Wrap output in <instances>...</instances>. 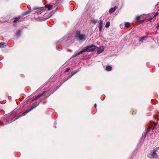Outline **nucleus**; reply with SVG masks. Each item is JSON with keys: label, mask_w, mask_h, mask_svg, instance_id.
Wrapping results in <instances>:
<instances>
[{"label": "nucleus", "mask_w": 159, "mask_h": 159, "mask_svg": "<svg viewBox=\"0 0 159 159\" xmlns=\"http://www.w3.org/2000/svg\"><path fill=\"white\" fill-rule=\"evenodd\" d=\"M97 47L94 45H92L86 47L85 49L79 52L78 53V55H80L82 54V53L84 52H91L94 51L96 49Z\"/></svg>", "instance_id": "obj_1"}, {"label": "nucleus", "mask_w": 159, "mask_h": 159, "mask_svg": "<svg viewBox=\"0 0 159 159\" xmlns=\"http://www.w3.org/2000/svg\"><path fill=\"white\" fill-rule=\"evenodd\" d=\"M159 149V147L156 148L154 149L153 150L151 154L148 155V157L150 158H158V155L156 152Z\"/></svg>", "instance_id": "obj_2"}, {"label": "nucleus", "mask_w": 159, "mask_h": 159, "mask_svg": "<svg viewBox=\"0 0 159 159\" xmlns=\"http://www.w3.org/2000/svg\"><path fill=\"white\" fill-rule=\"evenodd\" d=\"M76 37L78 38L79 40H84L86 39V37L84 34H80V32L77 31L76 32Z\"/></svg>", "instance_id": "obj_3"}, {"label": "nucleus", "mask_w": 159, "mask_h": 159, "mask_svg": "<svg viewBox=\"0 0 159 159\" xmlns=\"http://www.w3.org/2000/svg\"><path fill=\"white\" fill-rule=\"evenodd\" d=\"M96 49H97V54H99L103 51L104 49V47L103 46L100 47L99 48L97 47Z\"/></svg>", "instance_id": "obj_4"}, {"label": "nucleus", "mask_w": 159, "mask_h": 159, "mask_svg": "<svg viewBox=\"0 0 159 159\" xmlns=\"http://www.w3.org/2000/svg\"><path fill=\"white\" fill-rule=\"evenodd\" d=\"M38 105V104L37 103H34L33 104V105H32V107H34L33 108L30 109L29 111H25V112L23 113L22 114V116H24L25 115H26V114H27L28 112H30V111L32 110L35 107H36Z\"/></svg>", "instance_id": "obj_5"}, {"label": "nucleus", "mask_w": 159, "mask_h": 159, "mask_svg": "<svg viewBox=\"0 0 159 159\" xmlns=\"http://www.w3.org/2000/svg\"><path fill=\"white\" fill-rule=\"evenodd\" d=\"M103 26V21L102 20H100L99 23L98 28L99 29V31L100 32H101L102 30V27Z\"/></svg>", "instance_id": "obj_6"}, {"label": "nucleus", "mask_w": 159, "mask_h": 159, "mask_svg": "<svg viewBox=\"0 0 159 159\" xmlns=\"http://www.w3.org/2000/svg\"><path fill=\"white\" fill-rule=\"evenodd\" d=\"M20 16L13 18V19L14 20L13 21V23H16L20 21L21 20H20Z\"/></svg>", "instance_id": "obj_7"}, {"label": "nucleus", "mask_w": 159, "mask_h": 159, "mask_svg": "<svg viewBox=\"0 0 159 159\" xmlns=\"http://www.w3.org/2000/svg\"><path fill=\"white\" fill-rule=\"evenodd\" d=\"M116 7L115 6L113 8H111L109 10V12L111 14L112 12H114L115 11L116 9Z\"/></svg>", "instance_id": "obj_8"}, {"label": "nucleus", "mask_w": 159, "mask_h": 159, "mask_svg": "<svg viewBox=\"0 0 159 159\" xmlns=\"http://www.w3.org/2000/svg\"><path fill=\"white\" fill-rule=\"evenodd\" d=\"M156 125H155L153 126H151L149 128H148V129L147 130V131L146 132L144 136L145 137V136L146 134L149 132V131L151 129H153L154 128V127L156 126Z\"/></svg>", "instance_id": "obj_9"}, {"label": "nucleus", "mask_w": 159, "mask_h": 159, "mask_svg": "<svg viewBox=\"0 0 159 159\" xmlns=\"http://www.w3.org/2000/svg\"><path fill=\"white\" fill-rule=\"evenodd\" d=\"M52 6L47 4L45 6V7L48 9V10H50L52 9Z\"/></svg>", "instance_id": "obj_10"}, {"label": "nucleus", "mask_w": 159, "mask_h": 159, "mask_svg": "<svg viewBox=\"0 0 159 159\" xmlns=\"http://www.w3.org/2000/svg\"><path fill=\"white\" fill-rule=\"evenodd\" d=\"M45 92H46V91H44L42 93L39 94V95L37 96L35 98H34V99H33L32 100L34 101V100L38 99L39 97H40L41 96H42L43 94H44V93Z\"/></svg>", "instance_id": "obj_11"}, {"label": "nucleus", "mask_w": 159, "mask_h": 159, "mask_svg": "<svg viewBox=\"0 0 159 159\" xmlns=\"http://www.w3.org/2000/svg\"><path fill=\"white\" fill-rule=\"evenodd\" d=\"M148 37L147 36H143L142 37L139 38V41H142L144 40L145 38Z\"/></svg>", "instance_id": "obj_12"}, {"label": "nucleus", "mask_w": 159, "mask_h": 159, "mask_svg": "<svg viewBox=\"0 0 159 159\" xmlns=\"http://www.w3.org/2000/svg\"><path fill=\"white\" fill-rule=\"evenodd\" d=\"M7 44L4 43H0V48H3Z\"/></svg>", "instance_id": "obj_13"}, {"label": "nucleus", "mask_w": 159, "mask_h": 159, "mask_svg": "<svg viewBox=\"0 0 159 159\" xmlns=\"http://www.w3.org/2000/svg\"><path fill=\"white\" fill-rule=\"evenodd\" d=\"M130 24L129 22H126L125 24V27L127 28L130 26Z\"/></svg>", "instance_id": "obj_14"}, {"label": "nucleus", "mask_w": 159, "mask_h": 159, "mask_svg": "<svg viewBox=\"0 0 159 159\" xmlns=\"http://www.w3.org/2000/svg\"><path fill=\"white\" fill-rule=\"evenodd\" d=\"M92 22L93 23L95 24L98 22V20H96V19H93V20H92Z\"/></svg>", "instance_id": "obj_15"}, {"label": "nucleus", "mask_w": 159, "mask_h": 159, "mask_svg": "<svg viewBox=\"0 0 159 159\" xmlns=\"http://www.w3.org/2000/svg\"><path fill=\"white\" fill-rule=\"evenodd\" d=\"M110 22L109 21H108L106 24V25H105V27L106 28H108L109 27V26H110Z\"/></svg>", "instance_id": "obj_16"}, {"label": "nucleus", "mask_w": 159, "mask_h": 159, "mask_svg": "<svg viewBox=\"0 0 159 159\" xmlns=\"http://www.w3.org/2000/svg\"><path fill=\"white\" fill-rule=\"evenodd\" d=\"M112 69V67L110 66H107L106 67V70H111Z\"/></svg>", "instance_id": "obj_17"}, {"label": "nucleus", "mask_w": 159, "mask_h": 159, "mask_svg": "<svg viewBox=\"0 0 159 159\" xmlns=\"http://www.w3.org/2000/svg\"><path fill=\"white\" fill-rule=\"evenodd\" d=\"M77 71H75V72H74V73H73L72 75H71V76H70V77L69 78H69H70V77H72V76H73L74 75H75V73H76L77 72ZM68 78L67 79L68 80Z\"/></svg>", "instance_id": "obj_18"}, {"label": "nucleus", "mask_w": 159, "mask_h": 159, "mask_svg": "<svg viewBox=\"0 0 159 159\" xmlns=\"http://www.w3.org/2000/svg\"><path fill=\"white\" fill-rule=\"evenodd\" d=\"M140 18V16H137L136 17V19L137 20H139Z\"/></svg>", "instance_id": "obj_19"}, {"label": "nucleus", "mask_w": 159, "mask_h": 159, "mask_svg": "<svg viewBox=\"0 0 159 159\" xmlns=\"http://www.w3.org/2000/svg\"><path fill=\"white\" fill-rule=\"evenodd\" d=\"M20 116H18L17 115H16L14 117V118H15V119L14 120L17 119V118H19Z\"/></svg>", "instance_id": "obj_20"}, {"label": "nucleus", "mask_w": 159, "mask_h": 159, "mask_svg": "<svg viewBox=\"0 0 159 159\" xmlns=\"http://www.w3.org/2000/svg\"><path fill=\"white\" fill-rule=\"evenodd\" d=\"M159 14V13L158 12H157L156 13L154 16H153V18L154 17H156L157 16L158 14Z\"/></svg>", "instance_id": "obj_21"}, {"label": "nucleus", "mask_w": 159, "mask_h": 159, "mask_svg": "<svg viewBox=\"0 0 159 159\" xmlns=\"http://www.w3.org/2000/svg\"><path fill=\"white\" fill-rule=\"evenodd\" d=\"M156 28L157 29H159V24H157V25L156 26Z\"/></svg>", "instance_id": "obj_22"}, {"label": "nucleus", "mask_w": 159, "mask_h": 159, "mask_svg": "<svg viewBox=\"0 0 159 159\" xmlns=\"http://www.w3.org/2000/svg\"><path fill=\"white\" fill-rule=\"evenodd\" d=\"M11 122V121H8V120H7V122L5 123V125L7 124L8 123H9Z\"/></svg>", "instance_id": "obj_23"}, {"label": "nucleus", "mask_w": 159, "mask_h": 159, "mask_svg": "<svg viewBox=\"0 0 159 159\" xmlns=\"http://www.w3.org/2000/svg\"><path fill=\"white\" fill-rule=\"evenodd\" d=\"M20 30H18L17 32V35H19V34H20Z\"/></svg>", "instance_id": "obj_24"}, {"label": "nucleus", "mask_w": 159, "mask_h": 159, "mask_svg": "<svg viewBox=\"0 0 159 159\" xmlns=\"http://www.w3.org/2000/svg\"><path fill=\"white\" fill-rule=\"evenodd\" d=\"M29 13V12L26 11L25 13L24 14V15H26V14H28V13Z\"/></svg>", "instance_id": "obj_25"}, {"label": "nucleus", "mask_w": 159, "mask_h": 159, "mask_svg": "<svg viewBox=\"0 0 159 159\" xmlns=\"http://www.w3.org/2000/svg\"><path fill=\"white\" fill-rule=\"evenodd\" d=\"M69 70H65V72H67Z\"/></svg>", "instance_id": "obj_26"}, {"label": "nucleus", "mask_w": 159, "mask_h": 159, "mask_svg": "<svg viewBox=\"0 0 159 159\" xmlns=\"http://www.w3.org/2000/svg\"><path fill=\"white\" fill-rule=\"evenodd\" d=\"M94 107H97V105L96 104H95V105H94Z\"/></svg>", "instance_id": "obj_27"}, {"label": "nucleus", "mask_w": 159, "mask_h": 159, "mask_svg": "<svg viewBox=\"0 0 159 159\" xmlns=\"http://www.w3.org/2000/svg\"><path fill=\"white\" fill-rule=\"evenodd\" d=\"M1 124L4 125V124H3V123H0V125Z\"/></svg>", "instance_id": "obj_28"}, {"label": "nucleus", "mask_w": 159, "mask_h": 159, "mask_svg": "<svg viewBox=\"0 0 159 159\" xmlns=\"http://www.w3.org/2000/svg\"><path fill=\"white\" fill-rule=\"evenodd\" d=\"M67 70H70V68H67Z\"/></svg>", "instance_id": "obj_29"}, {"label": "nucleus", "mask_w": 159, "mask_h": 159, "mask_svg": "<svg viewBox=\"0 0 159 159\" xmlns=\"http://www.w3.org/2000/svg\"><path fill=\"white\" fill-rule=\"evenodd\" d=\"M107 71H110V70H107Z\"/></svg>", "instance_id": "obj_30"}, {"label": "nucleus", "mask_w": 159, "mask_h": 159, "mask_svg": "<svg viewBox=\"0 0 159 159\" xmlns=\"http://www.w3.org/2000/svg\"><path fill=\"white\" fill-rule=\"evenodd\" d=\"M158 159H159V158H158Z\"/></svg>", "instance_id": "obj_31"}]
</instances>
